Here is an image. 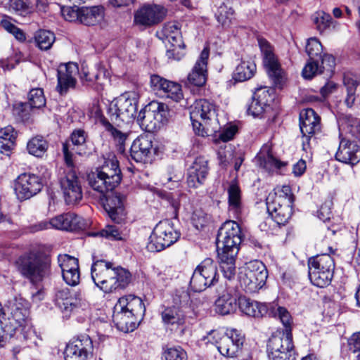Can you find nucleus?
<instances>
[{
	"label": "nucleus",
	"mask_w": 360,
	"mask_h": 360,
	"mask_svg": "<svg viewBox=\"0 0 360 360\" xmlns=\"http://www.w3.org/2000/svg\"><path fill=\"white\" fill-rule=\"evenodd\" d=\"M300 127L303 135V149L306 150L310 137L321 129L320 117L313 109H304L300 114Z\"/></svg>",
	"instance_id": "nucleus-25"
},
{
	"label": "nucleus",
	"mask_w": 360,
	"mask_h": 360,
	"mask_svg": "<svg viewBox=\"0 0 360 360\" xmlns=\"http://www.w3.org/2000/svg\"><path fill=\"white\" fill-rule=\"evenodd\" d=\"M64 158L66 164L65 175L60 179V188L66 204L75 205L82 200L83 192L81 180L70 159L68 144L64 146Z\"/></svg>",
	"instance_id": "nucleus-8"
},
{
	"label": "nucleus",
	"mask_w": 360,
	"mask_h": 360,
	"mask_svg": "<svg viewBox=\"0 0 360 360\" xmlns=\"http://www.w3.org/2000/svg\"><path fill=\"white\" fill-rule=\"evenodd\" d=\"M247 110L249 115L255 117L261 116L267 109L252 96L251 102L248 105Z\"/></svg>",
	"instance_id": "nucleus-60"
},
{
	"label": "nucleus",
	"mask_w": 360,
	"mask_h": 360,
	"mask_svg": "<svg viewBox=\"0 0 360 360\" xmlns=\"http://www.w3.org/2000/svg\"><path fill=\"white\" fill-rule=\"evenodd\" d=\"M162 360H187V354L181 347H169L164 350Z\"/></svg>",
	"instance_id": "nucleus-51"
},
{
	"label": "nucleus",
	"mask_w": 360,
	"mask_h": 360,
	"mask_svg": "<svg viewBox=\"0 0 360 360\" xmlns=\"http://www.w3.org/2000/svg\"><path fill=\"white\" fill-rule=\"evenodd\" d=\"M218 298L215 301V311L221 315H228L234 313L238 307V298L234 292V289L226 283L217 288Z\"/></svg>",
	"instance_id": "nucleus-23"
},
{
	"label": "nucleus",
	"mask_w": 360,
	"mask_h": 360,
	"mask_svg": "<svg viewBox=\"0 0 360 360\" xmlns=\"http://www.w3.org/2000/svg\"><path fill=\"white\" fill-rule=\"evenodd\" d=\"M256 65L251 60H241L233 72L232 78L236 82H245L251 79L256 72Z\"/></svg>",
	"instance_id": "nucleus-38"
},
{
	"label": "nucleus",
	"mask_w": 360,
	"mask_h": 360,
	"mask_svg": "<svg viewBox=\"0 0 360 360\" xmlns=\"http://www.w3.org/2000/svg\"><path fill=\"white\" fill-rule=\"evenodd\" d=\"M17 133L12 126H7L0 129V139L4 141H14Z\"/></svg>",
	"instance_id": "nucleus-63"
},
{
	"label": "nucleus",
	"mask_w": 360,
	"mask_h": 360,
	"mask_svg": "<svg viewBox=\"0 0 360 360\" xmlns=\"http://www.w3.org/2000/svg\"><path fill=\"white\" fill-rule=\"evenodd\" d=\"M0 25L7 32L12 34L18 40L22 41L25 40V33L22 30L17 27L9 20L4 18L0 22Z\"/></svg>",
	"instance_id": "nucleus-56"
},
{
	"label": "nucleus",
	"mask_w": 360,
	"mask_h": 360,
	"mask_svg": "<svg viewBox=\"0 0 360 360\" xmlns=\"http://www.w3.org/2000/svg\"><path fill=\"white\" fill-rule=\"evenodd\" d=\"M96 172L109 179L108 184H119L121 181V171L115 156L110 155L103 165L96 169Z\"/></svg>",
	"instance_id": "nucleus-34"
},
{
	"label": "nucleus",
	"mask_w": 360,
	"mask_h": 360,
	"mask_svg": "<svg viewBox=\"0 0 360 360\" xmlns=\"http://www.w3.org/2000/svg\"><path fill=\"white\" fill-rule=\"evenodd\" d=\"M9 9L21 15H26L34 11L33 4L25 0H9Z\"/></svg>",
	"instance_id": "nucleus-47"
},
{
	"label": "nucleus",
	"mask_w": 360,
	"mask_h": 360,
	"mask_svg": "<svg viewBox=\"0 0 360 360\" xmlns=\"http://www.w3.org/2000/svg\"><path fill=\"white\" fill-rule=\"evenodd\" d=\"M267 211L273 219L278 225H285L288 222L292 214L294 196L289 186H283L274 189L266 199Z\"/></svg>",
	"instance_id": "nucleus-7"
},
{
	"label": "nucleus",
	"mask_w": 360,
	"mask_h": 360,
	"mask_svg": "<svg viewBox=\"0 0 360 360\" xmlns=\"http://www.w3.org/2000/svg\"><path fill=\"white\" fill-rule=\"evenodd\" d=\"M81 78L87 82H95L97 91L103 90V80L106 79L103 70L96 67H92L91 68L83 67L81 72Z\"/></svg>",
	"instance_id": "nucleus-40"
},
{
	"label": "nucleus",
	"mask_w": 360,
	"mask_h": 360,
	"mask_svg": "<svg viewBox=\"0 0 360 360\" xmlns=\"http://www.w3.org/2000/svg\"><path fill=\"white\" fill-rule=\"evenodd\" d=\"M177 44H167L165 42V46L167 48L166 56L169 60H179L184 56V49L185 48V44L184 46H176Z\"/></svg>",
	"instance_id": "nucleus-55"
},
{
	"label": "nucleus",
	"mask_w": 360,
	"mask_h": 360,
	"mask_svg": "<svg viewBox=\"0 0 360 360\" xmlns=\"http://www.w3.org/2000/svg\"><path fill=\"white\" fill-rule=\"evenodd\" d=\"M312 20L316 25V29L322 32L329 26L331 16L323 11H318L313 15Z\"/></svg>",
	"instance_id": "nucleus-53"
},
{
	"label": "nucleus",
	"mask_w": 360,
	"mask_h": 360,
	"mask_svg": "<svg viewBox=\"0 0 360 360\" xmlns=\"http://www.w3.org/2000/svg\"><path fill=\"white\" fill-rule=\"evenodd\" d=\"M28 101L31 108H41L46 105L44 91L41 88L32 89L28 94Z\"/></svg>",
	"instance_id": "nucleus-48"
},
{
	"label": "nucleus",
	"mask_w": 360,
	"mask_h": 360,
	"mask_svg": "<svg viewBox=\"0 0 360 360\" xmlns=\"http://www.w3.org/2000/svg\"><path fill=\"white\" fill-rule=\"evenodd\" d=\"M204 340L216 345L221 354L227 357H235L241 349L244 336L236 329L227 330L221 333L217 330H211Z\"/></svg>",
	"instance_id": "nucleus-9"
},
{
	"label": "nucleus",
	"mask_w": 360,
	"mask_h": 360,
	"mask_svg": "<svg viewBox=\"0 0 360 360\" xmlns=\"http://www.w3.org/2000/svg\"><path fill=\"white\" fill-rule=\"evenodd\" d=\"M189 169L196 170L195 174H198L200 178L205 179L208 173L207 161L202 157H198Z\"/></svg>",
	"instance_id": "nucleus-58"
},
{
	"label": "nucleus",
	"mask_w": 360,
	"mask_h": 360,
	"mask_svg": "<svg viewBox=\"0 0 360 360\" xmlns=\"http://www.w3.org/2000/svg\"><path fill=\"white\" fill-rule=\"evenodd\" d=\"M322 50V45L316 38L311 37L308 39L306 45V52L308 54L310 60H314L317 59L318 58H321Z\"/></svg>",
	"instance_id": "nucleus-50"
},
{
	"label": "nucleus",
	"mask_w": 360,
	"mask_h": 360,
	"mask_svg": "<svg viewBox=\"0 0 360 360\" xmlns=\"http://www.w3.org/2000/svg\"><path fill=\"white\" fill-rule=\"evenodd\" d=\"M103 15L102 6L82 7L79 22L88 26L94 25L103 20Z\"/></svg>",
	"instance_id": "nucleus-37"
},
{
	"label": "nucleus",
	"mask_w": 360,
	"mask_h": 360,
	"mask_svg": "<svg viewBox=\"0 0 360 360\" xmlns=\"http://www.w3.org/2000/svg\"><path fill=\"white\" fill-rule=\"evenodd\" d=\"M209 55V49L204 48L191 72L188 75V82L190 84L202 86L205 84L207 77V65Z\"/></svg>",
	"instance_id": "nucleus-30"
},
{
	"label": "nucleus",
	"mask_w": 360,
	"mask_h": 360,
	"mask_svg": "<svg viewBox=\"0 0 360 360\" xmlns=\"http://www.w3.org/2000/svg\"><path fill=\"white\" fill-rule=\"evenodd\" d=\"M318 61L321 62V65L320 67L322 68V72L326 70L328 71H331L333 68L335 66V58L332 55L324 54L321 55V58H318Z\"/></svg>",
	"instance_id": "nucleus-64"
},
{
	"label": "nucleus",
	"mask_w": 360,
	"mask_h": 360,
	"mask_svg": "<svg viewBox=\"0 0 360 360\" xmlns=\"http://www.w3.org/2000/svg\"><path fill=\"white\" fill-rule=\"evenodd\" d=\"M78 72V66L75 63L60 64L58 68L57 91L60 94H66L70 88H74L76 84L75 76Z\"/></svg>",
	"instance_id": "nucleus-29"
},
{
	"label": "nucleus",
	"mask_w": 360,
	"mask_h": 360,
	"mask_svg": "<svg viewBox=\"0 0 360 360\" xmlns=\"http://www.w3.org/2000/svg\"><path fill=\"white\" fill-rule=\"evenodd\" d=\"M335 158L344 163L356 164L360 161V146L355 142L343 139L340 143Z\"/></svg>",
	"instance_id": "nucleus-33"
},
{
	"label": "nucleus",
	"mask_w": 360,
	"mask_h": 360,
	"mask_svg": "<svg viewBox=\"0 0 360 360\" xmlns=\"http://www.w3.org/2000/svg\"><path fill=\"white\" fill-rule=\"evenodd\" d=\"M150 84L155 90L162 91L167 97L176 102H179L183 98L181 86L178 83L155 75L150 77Z\"/></svg>",
	"instance_id": "nucleus-32"
},
{
	"label": "nucleus",
	"mask_w": 360,
	"mask_h": 360,
	"mask_svg": "<svg viewBox=\"0 0 360 360\" xmlns=\"http://www.w3.org/2000/svg\"><path fill=\"white\" fill-rule=\"evenodd\" d=\"M56 301L59 308L66 312H72L86 306V301L81 292L68 288L57 291Z\"/></svg>",
	"instance_id": "nucleus-24"
},
{
	"label": "nucleus",
	"mask_w": 360,
	"mask_h": 360,
	"mask_svg": "<svg viewBox=\"0 0 360 360\" xmlns=\"http://www.w3.org/2000/svg\"><path fill=\"white\" fill-rule=\"evenodd\" d=\"M242 241L241 230L235 221H227L219 231L217 253L224 276L231 280L236 274V258Z\"/></svg>",
	"instance_id": "nucleus-1"
},
{
	"label": "nucleus",
	"mask_w": 360,
	"mask_h": 360,
	"mask_svg": "<svg viewBox=\"0 0 360 360\" xmlns=\"http://www.w3.org/2000/svg\"><path fill=\"white\" fill-rule=\"evenodd\" d=\"M88 181L93 190L99 193L104 209L111 220L117 224L121 223L125 217L124 198L120 193L112 192L117 184L110 185L109 179L96 171L88 175Z\"/></svg>",
	"instance_id": "nucleus-2"
},
{
	"label": "nucleus",
	"mask_w": 360,
	"mask_h": 360,
	"mask_svg": "<svg viewBox=\"0 0 360 360\" xmlns=\"http://www.w3.org/2000/svg\"><path fill=\"white\" fill-rule=\"evenodd\" d=\"M343 83L347 93L345 103L348 107H352L355 101V93L359 81L356 76L348 73L344 75Z\"/></svg>",
	"instance_id": "nucleus-43"
},
{
	"label": "nucleus",
	"mask_w": 360,
	"mask_h": 360,
	"mask_svg": "<svg viewBox=\"0 0 360 360\" xmlns=\"http://www.w3.org/2000/svg\"><path fill=\"white\" fill-rule=\"evenodd\" d=\"M89 113V116L95 120L96 123L101 124L110 133L117 143L119 151L123 153L125 150L124 144L127 138V134L116 129L109 122L102 114L101 109L97 103L92 105Z\"/></svg>",
	"instance_id": "nucleus-26"
},
{
	"label": "nucleus",
	"mask_w": 360,
	"mask_h": 360,
	"mask_svg": "<svg viewBox=\"0 0 360 360\" xmlns=\"http://www.w3.org/2000/svg\"><path fill=\"white\" fill-rule=\"evenodd\" d=\"M153 141L148 135H141L132 143L130 148L131 158L137 162H147L153 152Z\"/></svg>",
	"instance_id": "nucleus-31"
},
{
	"label": "nucleus",
	"mask_w": 360,
	"mask_h": 360,
	"mask_svg": "<svg viewBox=\"0 0 360 360\" xmlns=\"http://www.w3.org/2000/svg\"><path fill=\"white\" fill-rule=\"evenodd\" d=\"M190 117L193 129L199 136H210L219 131L221 129L216 105L206 99H200L194 103Z\"/></svg>",
	"instance_id": "nucleus-6"
},
{
	"label": "nucleus",
	"mask_w": 360,
	"mask_h": 360,
	"mask_svg": "<svg viewBox=\"0 0 360 360\" xmlns=\"http://www.w3.org/2000/svg\"><path fill=\"white\" fill-rule=\"evenodd\" d=\"M191 311L181 309L177 306L165 307L160 312L163 324L178 336H183L187 331L186 322Z\"/></svg>",
	"instance_id": "nucleus-16"
},
{
	"label": "nucleus",
	"mask_w": 360,
	"mask_h": 360,
	"mask_svg": "<svg viewBox=\"0 0 360 360\" xmlns=\"http://www.w3.org/2000/svg\"><path fill=\"white\" fill-rule=\"evenodd\" d=\"M61 13L63 18L70 22H79L81 8L76 6H65L61 8Z\"/></svg>",
	"instance_id": "nucleus-59"
},
{
	"label": "nucleus",
	"mask_w": 360,
	"mask_h": 360,
	"mask_svg": "<svg viewBox=\"0 0 360 360\" xmlns=\"http://www.w3.org/2000/svg\"><path fill=\"white\" fill-rule=\"evenodd\" d=\"M144 311L141 298L131 295L123 296L114 307L112 320L120 330L124 333L133 331L136 328L138 319Z\"/></svg>",
	"instance_id": "nucleus-4"
},
{
	"label": "nucleus",
	"mask_w": 360,
	"mask_h": 360,
	"mask_svg": "<svg viewBox=\"0 0 360 360\" xmlns=\"http://www.w3.org/2000/svg\"><path fill=\"white\" fill-rule=\"evenodd\" d=\"M86 134L84 130L78 129L74 131L70 136V140L63 144V151L64 152V146L68 145V152L72 160V151H75L79 155L86 154Z\"/></svg>",
	"instance_id": "nucleus-35"
},
{
	"label": "nucleus",
	"mask_w": 360,
	"mask_h": 360,
	"mask_svg": "<svg viewBox=\"0 0 360 360\" xmlns=\"http://www.w3.org/2000/svg\"><path fill=\"white\" fill-rule=\"evenodd\" d=\"M28 310L26 308H20L17 305L12 309L11 315L13 319L19 325L22 326L28 317Z\"/></svg>",
	"instance_id": "nucleus-61"
},
{
	"label": "nucleus",
	"mask_w": 360,
	"mask_h": 360,
	"mask_svg": "<svg viewBox=\"0 0 360 360\" xmlns=\"http://www.w3.org/2000/svg\"><path fill=\"white\" fill-rule=\"evenodd\" d=\"M217 267L214 262L207 258L194 270L190 281L191 288L195 292H201L213 285L217 281Z\"/></svg>",
	"instance_id": "nucleus-15"
},
{
	"label": "nucleus",
	"mask_w": 360,
	"mask_h": 360,
	"mask_svg": "<svg viewBox=\"0 0 360 360\" xmlns=\"http://www.w3.org/2000/svg\"><path fill=\"white\" fill-rule=\"evenodd\" d=\"M35 45L41 50L47 51L50 49L55 41L56 37L53 32L40 30L34 34Z\"/></svg>",
	"instance_id": "nucleus-42"
},
{
	"label": "nucleus",
	"mask_w": 360,
	"mask_h": 360,
	"mask_svg": "<svg viewBox=\"0 0 360 360\" xmlns=\"http://www.w3.org/2000/svg\"><path fill=\"white\" fill-rule=\"evenodd\" d=\"M58 265L61 269L64 281L69 285L75 286L80 281V271L78 259L69 255H60Z\"/></svg>",
	"instance_id": "nucleus-27"
},
{
	"label": "nucleus",
	"mask_w": 360,
	"mask_h": 360,
	"mask_svg": "<svg viewBox=\"0 0 360 360\" xmlns=\"http://www.w3.org/2000/svg\"><path fill=\"white\" fill-rule=\"evenodd\" d=\"M167 13V8L160 4H144L134 12V22L144 27H153L163 21Z\"/></svg>",
	"instance_id": "nucleus-18"
},
{
	"label": "nucleus",
	"mask_w": 360,
	"mask_h": 360,
	"mask_svg": "<svg viewBox=\"0 0 360 360\" xmlns=\"http://www.w3.org/2000/svg\"><path fill=\"white\" fill-rule=\"evenodd\" d=\"M92 236L105 237L112 240H119L122 238L119 229L115 225H107L105 229L101 231L93 233Z\"/></svg>",
	"instance_id": "nucleus-57"
},
{
	"label": "nucleus",
	"mask_w": 360,
	"mask_h": 360,
	"mask_svg": "<svg viewBox=\"0 0 360 360\" xmlns=\"http://www.w3.org/2000/svg\"><path fill=\"white\" fill-rule=\"evenodd\" d=\"M139 94L134 91H126L111 101L108 114L111 120L129 122L137 112Z\"/></svg>",
	"instance_id": "nucleus-12"
},
{
	"label": "nucleus",
	"mask_w": 360,
	"mask_h": 360,
	"mask_svg": "<svg viewBox=\"0 0 360 360\" xmlns=\"http://www.w3.org/2000/svg\"><path fill=\"white\" fill-rule=\"evenodd\" d=\"M162 34L165 43H176V46H184V43L177 22H170L165 24L162 30Z\"/></svg>",
	"instance_id": "nucleus-39"
},
{
	"label": "nucleus",
	"mask_w": 360,
	"mask_h": 360,
	"mask_svg": "<svg viewBox=\"0 0 360 360\" xmlns=\"http://www.w3.org/2000/svg\"><path fill=\"white\" fill-rule=\"evenodd\" d=\"M47 141L40 136L32 138L27 144L28 153L36 157H42L48 149Z\"/></svg>",
	"instance_id": "nucleus-44"
},
{
	"label": "nucleus",
	"mask_w": 360,
	"mask_h": 360,
	"mask_svg": "<svg viewBox=\"0 0 360 360\" xmlns=\"http://www.w3.org/2000/svg\"><path fill=\"white\" fill-rule=\"evenodd\" d=\"M166 109L164 103L152 101L139 112L137 122L143 129L153 131L165 117Z\"/></svg>",
	"instance_id": "nucleus-19"
},
{
	"label": "nucleus",
	"mask_w": 360,
	"mask_h": 360,
	"mask_svg": "<svg viewBox=\"0 0 360 360\" xmlns=\"http://www.w3.org/2000/svg\"><path fill=\"white\" fill-rule=\"evenodd\" d=\"M267 276L266 266L261 261H250L246 263L244 273L240 276V285L247 292H255L265 284Z\"/></svg>",
	"instance_id": "nucleus-14"
},
{
	"label": "nucleus",
	"mask_w": 360,
	"mask_h": 360,
	"mask_svg": "<svg viewBox=\"0 0 360 360\" xmlns=\"http://www.w3.org/2000/svg\"><path fill=\"white\" fill-rule=\"evenodd\" d=\"M227 193L229 210L238 217L243 210L240 188L236 183L231 182L227 189Z\"/></svg>",
	"instance_id": "nucleus-36"
},
{
	"label": "nucleus",
	"mask_w": 360,
	"mask_h": 360,
	"mask_svg": "<svg viewBox=\"0 0 360 360\" xmlns=\"http://www.w3.org/2000/svg\"><path fill=\"white\" fill-rule=\"evenodd\" d=\"M172 300L174 304L172 306H177L178 307H181V309L191 311V307L189 306L190 295L186 290H176L173 296Z\"/></svg>",
	"instance_id": "nucleus-52"
},
{
	"label": "nucleus",
	"mask_w": 360,
	"mask_h": 360,
	"mask_svg": "<svg viewBox=\"0 0 360 360\" xmlns=\"http://www.w3.org/2000/svg\"><path fill=\"white\" fill-rule=\"evenodd\" d=\"M41 179L33 174L24 173L18 176L15 183V193L20 200L31 198L42 188Z\"/></svg>",
	"instance_id": "nucleus-21"
},
{
	"label": "nucleus",
	"mask_w": 360,
	"mask_h": 360,
	"mask_svg": "<svg viewBox=\"0 0 360 360\" xmlns=\"http://www.w3.org/2000/svg\"><path fill=\"white\" fill-rule=\"evenodd\" d=\"M86 227L84 219L72 212L59 214L49 221H41L37 225V231L54 228L59 230L76 231Z\"/></svg>",
	"instance_id": "nucleus-20"
},
{
	"label": "nucleus",
	"mask_w": 360,
	"mask_h": 360,
	"mask_svg": "<svg viewBox=\"0 0 360 360\" xmlns=\"http://www.w3.org/2000/svg\"><path fill=\"white\" fill-rule=\"evenodd\" d=\"M287 322L284 319H279L285 328V333L282 337L273 336L271 337L267 345L268 354H274V349L276 354L283 353V352H292L293 343L292 335V328L293 324L292 317L289 312V318H287Z\"/></svg>",
	"instance_id": "nucleus-22"
},
{
	"label": "nucleus",
	"mask_w": 360,
	"mask_h": 360,
	"mask_svg": "<svg viewBox=\"0 0 360 360\" xmlns=\"http://www.w3.org/2000/svg\"><path fill=\"white\" fill-rule=\"evenodd\" d=\"M191 220L194 226L197 229H200L205 225L207 217L202 211L195 210L192 214Z\"/></svg>",
	"instance_id": "nucleus-62"
},
{
	"label": "nucleus",
	"mask_w": 360,
	"mask_h": 360,
	"mask_svg": "<svg viewBox=\"0 0 360 360\" xmlns=\"http://www.w3.org/2000/svg\"><path fill=\"white\" fill-rule=\"evenodd\" d=\"M322 73V68L320 67L318 59L309 60L302 70V76L305 79H311L316 74Z\"/></svg>",
	"instance_id": "nucleus-54"
},
{
	"label": "nucleus",
	"mask_w": 360,
	"mask_h": 360,
	"mask_svg": "<svg viewBox=\"0 0 360 360\" xmlns=\"http://www.w3.org/2000/svg\"><path fill=\"white\" fill-rule=\"evenodd\" d=\"M180 233L174 229L169 220L160 221L149 237L146 248L150 252H160L176 243Z\"/></svg>",
	"instance_id": "nucleus-13"
},
{
	"label": "nucleus",
	"mask_w": 360,
	"mask_h": 360,
	"mask_svg": "<svg viewBox=\"0 0 360 360\" xmlns=\"http://www.w3.org/2000/svg\"><path fill=\"white\" fill-rule=\"evenodd\" d=\"M253 96L268 110L271 103L274 101V91L272 89L266 86H261L256 89Z\"/></svg>",
	"instance_id": "nucleus-46"
},
{
	"label": "nucleus",
	"mask_w": 360,
	"mask_h": 360,
	"mask_svg": "<svg viewBox=\"0 0 360 360\" xmlns=\"http://www.w3.org/2000/svg\"><path fill=\"white\" fill-rule=\"evenodd\" d=\"M309 278L314 285L328 286L333 277L335 262L327 253L317 255L308 260Z\"/></svg>",
	"instance_id": "nucleus-10"
},
{
	"label": "nucleus",
	"mask_w": 360,
	"mask_h": 360,
	"mask_svg": "<svg viewBox=\"0 0 360 360\" xmlns=\"http://www.w3.org/2000/svg\"><path fill=\"white\" fill-rule=\"evenodd\" d=\"M233 15V10L225 4L220 5L215 13L217 20L224 27H229L231 24Z\"/></svg>",
	"instance_id": "nucleus-45"
},
{
	"label": "nucleus",
	"mask_w": 360,
	"mask_h": 360,
	"mask_svg": "<svg viewBox=\"0 0 360 360\" xmlns=\"http://www.w3.org/2000/svg\"><path fill=\"white\" fill-rule=\"evenodd\" d=\"M91 278L94 283L105 293L125 288L131 282V275L129 271L113 264L100 259L91 266Z\"/></svg>",
	"instance_id": "nucleus-3"
},
{
	"label": "nucleus",
	"mask_w": 360,
	"mask_h": 360,
	"mask_svg": "<svg viewBox=\"0 0 360 360\" xmlns=\"http://www.w3.org/2000/svg\"><path fill=\"white\" fill-rule=\"evenodd\" d=\"M347 345L350 352L349 359L360 360V332L354 333L348 339Z\"/></svg>",
	"instance_id": "nucleus-49"
},
{
	"label": "nucleus",
	"mask_w": 360,
	"mask_h": 360,
	"mask_svg": "<svg viewBox=\"0 0 360 360\" xmlns=\"http://www.w3.org/2000/svg\"><path fill=\"white\" fill-rule=\"evenodd\" d=\"M258 44L264 56V64L267 69L269 77L275 86L282 87L286 80V75L281 68L277 58L273 53L271 44L263 38L258 39Z\"/></svg>",
	"instance_id": "nucleus-17"
},
{
	"label": "nucleus",
	"mask_w": 360,
	"mask_h": 360,
	"mask_svg": "<svg viewBox=\"0 0 360 360\" xmlns=\"http://www.w3.org/2000/svg\"><path fill=\"white\" fill-rule=\"evenodd\" d=\"M15 266L22 277L37 284L49 276L51 259L39 251L31 250L16 259Z\"/></svg>",
	"instance_id": "nucleus-5"
},
{
	"label": "nucleus",
	"mask_w": 360,
	"mask_h": 360,
	"mask_svg": "<svg viewBox=\"0 0 360 360\" xmlns=\"http://www.w3.org/2000/svg\"><path fill=\"white\" fill-rule=\"evenodd\" d=\"M92 349V342L89 336L72 339L66 346L65 360H86Z\"/></svg>",
	"instance_id": "nucleus-28"
},
{
	"label": "nucleus",
	"mask_w": 360,
	"mask_h": 360,
	"mask_svg": "<svg viewBox=\"0 0 360 360\" xmlns=\"http://www.w3.org/2000/svg\"><path fill=\"white\" fill-rule=\"evenodd\" d=\"M238 307L245 314L255 318L269 316L287 322L289 318L288 310L276 303H260L246 297L238 298Z\"/></svg>",
	"instance_id": "nucleus-11"
},
{
	"label": "nucleus",
	"mask_w": 360,
	"mask_h": 360,
	"mask_svg": "<svg viewBox=\"0 0 360 360\" xmlns=\"http://www.w3.org/2000/svg\"><path fill=\"white\" fill-rule=\"evenodd\" d=\"M257 158L260 167L269 172L274 169H280L284 165L283 162L274 157L271 150L268 148H263Z\"/></svg>",
	"instance_id": "nucleus-41"
}]
</instances>
